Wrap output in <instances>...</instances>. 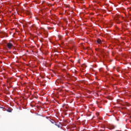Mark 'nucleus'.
Returning <instances> with one entry per match:
<instances>
[{"label":"nucleus","instance_id":"f257e3e1","mask_svg":"<svg viewBox=\"0 0 131 131\" xmlns=\"http://www.w3.org/2000/svg\"><path fill=\"white\" fill-rule=\"evenodd\" d=\"M13 47V43L11 42H9L7 43V47H8V49H9V50L12 49Z\"/></svg>","mask_w":131,"mask_h":131},{"label":"nucleus","instance_id":"f03ea898","mask_svg":"<svg viewBox=\"0 0 131 131\" xmlns=\"http://www.w3.org/2000/svg\"><path fill=\"white\" fill-rule=\"evenodd\" d=\"M97 43L101 45V43H102V40H101L100 38H98L97 40Z\"/></svg>","mask_w":131,"mask_h":131},{"label":"nucleus","instance_id":"7ed1b4c3","mask_svg":"<svg viewBox=\"0 0 131 131\" xmlns=\"http://www.w3.org/2000/svg\"><path fill=\"white\" fill-rule=\"evenodd\" d=\"M108 128L109 129H114V128H115V127L114 125H112Z\"/></svg>","mask_w":131,"mask_h":131},{"label":"nucleus","instance_id":"20e7f679","mask_svg":"<svg viewBox=\"0 0 131 131\" xmlns=\"http://www.w3.org/2000/svg\"><path fill=\"white\" fill-rule=\"evenodd\" d=\"M7 111L8 112H12V110L11 108H8Z\"/></svg>","mask_w":131,"mask_h":131},{"label":"nucleus","instance_id":"39448f33","mask_svg":"<svg viewBox=\"0 0 131 131\" xmlns=\"http://www.w3.org/2000/svg\"><path fill=\"white\" fill-rule=\"evenodd\" d=\"M51 122H52L53 124L55 123V121L52 120V121H50Z\"/></svg>","mask_w":131,"mask_h":131},{"label":"nucleus","instance_id":"423d86ee","mask_svg":"<svg viewBox=\"0 0 131 131\" xmlns=\"http://www.w3.org/2000/svg\"><path fill=\"white\" fill-rule=\"evenodd\" d=\"M57 126H58V127H60V126H59V125H57Z\"/></svg>","mask_w":131,"mask_h":131},{"label":"nucleus","instance_id":"0eeeda50","mask_svg":"<svg viewBox=\"0 0 131 131\" xmlns=\"http://www.w3.org/2000/svg\"><path fill=\"white\" fill-rule=\"evenodd\" d=\"M79 1H83V0H79Z\"/></svg>","mask_w":131,"mask_h":131}]
</instances>
